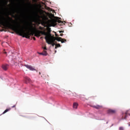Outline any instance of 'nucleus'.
<instances>
[{
  "label": "nucleus",
  "mask_w": 130,
  "mask_h": 130,
  "mask_svg": "<svg viewBox=\"0 0 130 130\" xmlns=\"http://www.w3.org/2000/svg\"><path fill=\"white\" fill-rule=\"evenodd\" d=\"M8 19L3 15H0V24L2 26H8L12 30L25 38H30V35H33V26H21V23L13 20V18L7 17Z\"/></svg>",
  "instance_id": "nucleus-1"
},
{
  "label": "nucleus",
  "mask_w": 130,
  "mask_h": 130,
  "mask_svg": "<svg viewBox=\"0 0 130 130\" xmlns=\"http://www.w3.org/2000/svg\"><path fill=\"white\" fill-rule=\"evenodd\" d=\"M55 40L57 41H60L61 43H64V42H67V40L66 39H62L61 37H54L51 38V36H49V38H48V41H50V42H55L56 43V42H55Z\"/></svg>",
  "instance_id": "nucleus-2"
},
{
  "label": "nucleus",
  "mask_w": 130,
  "mask_h": 130,
  "mask_svg": "<svg viewBox=\"0 0 130 130\" xmlns=\"http://www.w3.org/2000/svg\"><path fill=\"white\" fill-rule=\"evenodd\" d=\"M35 36L36 37H40V34H42V35H45V37H47V39L49 38V35H48V34L45 31H42V30H37L36 31H34Z\"/></svg>",
  "instance_id": "nucleus-3"
},
{
  "label": "nucleus",
  "mask_w": 130,
  "mask_h": 130,
  "mask_svg": "<svg viewBox=\"0 0 130 130\" xmlns=\"http://www.w3.org/2000/svg\"><path fill=\"white\" fill-rule=\"evenodd\" d=\"M51 23L52 25H54V26H56V25H57V23L59 24H60V23H62V21L59 19H52Z\"/></svg>",
  "instance_id": "nucleus-4"
},
{
  "label": "nucleus",
  "mask_w": 130,
  "mask_h": 130,
  "mask_svg": "<svg viewBox=\"0 0 130 130\" xmlns=\"http://www.w3.org/2000/svg\"><path fill=\"white\" fill-rule=\"evenodd\" d=\"M45 39L47 43H48V44H51L52 46H54V45H56L55 42H50V41H48V39H47V37H45Z\"/></svg>",
  "instance_id": "nucleus-5"
},
{
  "label": "nucleus",
  "mask_w": 130,
  "mask_h": 130,
  "mask_svg": "<svg viewBox=\"0 0 130 130\" xmlns=\"http://www.w3.org/2000/svg\"><path fill=\"white\" fill-rule=\"evenodd\" d=\"M107 112L109 114H115V113H116V110L113 109H109Z\"/></svg>",
  "instance_id": "nucleus-6"
},
{
  "label": "nucleus",
  "mask_w": 130,
  "mask_h": 130,
  "mask_svg": "<svg viewBox=\"0 0 130 130\" xmlns=\"http://www.w3.org/2000/svg\"><path fill=\"white\" fill-rule=\"evenodd\" d=\"M91 107H93V108H95V109H101L102 108V106L97 105L96 106H92Z\"/></svg>",
  "instance_id": "nucleus-7"
},
{
  "label": "nucleus",
  "mask_w": 130,
  "mask_h": 130,
  "mask_svg": "<svg viewBox=\"0 0 130 130\" xmlns=\"http://www.w3.org/2000/svg\"><path fill=\"white\" fill-rule=\"evenodd\" d=\"M24 67H25V68H27V69H28V70H30V71H34V68H33V67H32L30 65H24Z\"/></svg>",
  "instance_id": "nucleus-8"
},
{
  "label": "nucleus",
  "mask_w": 130,
  "mask_h": 130,
  "mask_svg": "<svg viewBox=\"0 0 130 130\" xmlns=\"http://www.w3.org/2000/svg\"><path fill=\"white\" fill-rule=\"evenodd\" d=\"M8 67H9L8 64H3L2 65V69H3L4 71H7V70H8Z\"/></svg>",
  "instance_id": "nucleus-9"
},
{
  "label": "nucleus",
  "mask_w": 130,
  "mask_h": 130,
  "mask_svg": "<svg viewBox=\"0 0 130 130\" xmlns=\"http://www.w3.org/2000/svg\"><path fill=\"white\" fill-rule=\"evenodd\" d=\"M47 30H48V32L47 33L48 34V35H49V37L51 36V34H50L51 32V28L49 27L48 28Z\"/></svg>",
  "instance_id": "nucleus-10"
},
{
  "label": "nucleus",
  "mask_w": 130,
  "mask_h": 130,
  "mask_svg": "<svg viewBox=\"0 0 130 130\" xmlns=\"http://www.w3.org/2000/svg\"><path fill=\"white\" fill-rule=\"evenodd\" d=\"M78 106H79V105L77 103H74L73 104V108H75V109H77V108H78Z\"/></svg>",
  "instance_id": "nucleus-11"
},
{
  "label": "nucleus",
  "mask_w": 130,
  "mask_h": 130,
  "mask_svg": "<svg viewBox=\"0 0 130 130\" xmlns=\"http://www.w3.org/2000/svg\"><path fill=\"white\" fill-rule=\"evenodd\" d=\"M40 54H41L42 55L46 56V55H47V52L46 51H45V50H44L43 51V52L40 53Z\"/></svg>",
  "instance_id": "nucleus-12"
},
{
  "label": "nucleus",
  "mask_w": 130,
  "mask_h": 130,
  "mask_svg": "<svg viewBox=\"0 0 130 130\" xmlns=\"http://www.w3.org/2000/svg\"><path fill=\"white\" fill-rule=\"evenodd\" d=\"M11 110V108H9L8 109H7L4 111V112L3 113V114H5V113H7V112L10 111Z\"/></svg>",
  "instance_id": "nucleus-13"
},
{
  "label": "nucleus",
  "mask_w": 130,
  "mask_h": 130,
  "mask_svg": "<svg viewBox=\"0 0 130 130\" xmlns=\"http://www.w3.org/2000/svg\"><path fill=\"white\" fill-rule=\"evenodd\" d=\"M126 115H127V112L125 113L124 115H123V116L122 117V118L123 119H126Z\"/></svg>",
  "instance_id": "nucleus-14"
},
{
  "label": "nucleus",
  "mask_w": 130,
  "mask_h": 130,
  "mask_svg": "<svg viewBox=\"0 0 130 130\" xmlns=\"http://www.w3.org/2000/svg\"><path fill=\"white\" fill-rule=\"evenodd\" d=\"M25 79L26 82H27L28 83H29V82H30V81H31L30 78H29L28 77H25Z\"/></svg>",
  "instance_id": "nucleus-15"
},
{
  "label": "nucleus",
  "mask_w": 130,
  "mask_h": 130,
  "mask_svg": "<svg viewBox=\"0 0 130 130\" xmlns=\"http://www.w3.org/2000/svg\"><path fill=\"white\" fill-rule=\"evenodd\" d=\"M39 13H40V15H41V16L42 15H43V13H44V11H43V10H39Z\"/></svg>",
  "instance_id": "nucleus-16"
},
{
  "label": "nucleus",
  "mask_w": 130,
  "mask_h": 130,
  "mask_svg": "<svg viewBox=\"0 0 130 130\" xmlns=\"http://www.w3.org/2000/svg\"><path fill=\"white\" fill-rule=\"evenodd\" d=\"M57 47H60V44H58L55 45V49H56L57 48Z\"/></svg>",
  "instance_id": "nucleus-17"
},
{
  "label": "nucleus",
  "mask_w": 130,
  "mask_h": 130,
  "mask_svg": "<svg viewBox=\"0 0 130 130\" xmlns=\"http://www.w3.org/2000/svg\"><path fill=\"white\" fill-rule=\"evenodd\" d=\"M39 29H40V30H43V27L40 26Z\"/></svg>",
  "instance_id": "nucleus-18"
},
{
  "label": "nucleus",
  "mask_w": 130,
  "mask_h": 130,
  "mask_svg": "<svg viewBox=\"0 0 130 130\" xmlns=\"http://www.w3.org/2000/svg\"><path fill=\"white\" fill-rule=\"evenodd\" d=\"M36 15L37 17H40V16L38 15V13H37V12L36 13Z\"/></svg>",
  "instance_id": "nucleus-19"
},
{
  "label": "nucleus",
  "mask_w": 130,
  "mask_h": 130,
  "mask_svg": "<svg viewBox=\"0 0 130 130\" xmlns=\"http://www.w3.org/2000/svg\"><path fill=\"white\" fill-rule=\"evenodd\" d=\"M119 130H123V128L122 127H120Z\"/></svg>",
  "instance_id": "nucleus-20"
},
{
  "label": "nucleus",
  "mask_w": 130,
  "mask_h": 130,
  "mask_svg": "<svg viewBox=\"0 0 130 130\" xmlns=\"http://www.w3.org/2000/svg\"><path fill=\"white\" fill-rule=\"evenodd\" d=\"M44 50H46L47 49L46 48V47H45L44 48H43Z\"/></svg>",
  "instance_id": "nucleus-21"
},
{
  "label": "nucleus",
  "mask_w": 130,
  "mask_h": 130,
  "mask_svg": "<svg viewBox=\"0 0 130 130\" xmlns=\"http://www.w3.org/2000/svg\"><path fill=\"white\" fill-rule=\"evenodd\" d=\"M50 16H51V17H54V15L52 14H50Z\"/></svg>",
  "instance_id": "nucleus-22"
},
{
  "label": "nucleus",
  "mask_w": 130,
  "mask_h": 130,
  "mask_svg": "<svg viewBox=\"0 0 130 130\" xmlns=\"http://www.w3.org/2000/svg\"><path fill=\"white\" fill-rule=\"evenodd\" d=\"M5 50H4V51L3 52L5 54H7V52L5 51Z\"/></svg>",
  "instance_id": "nucleus-23"
},
{
  "label": "nucleus",
  "mask_w": 130,
  "mask_h": 130,
  "mask_svg": "<svg viewBox=\"0 0 130 130\" xmlns=\"http://www.w3.org/2000/svg\"><path fill=\"white\" fill-rule=\"evenodd\" d=\"M14 107H16V105H15L12 107V108H14Z\"/></svg>",
  "instance_id": "nucleus-24"
},
{
  "label": "nucleus",
  "mask_w": 130,
  "mask_h": 130,
  "mask_svg": "<svg viewBox=\"0 0 130 130\" xmlns=\"http://www.w3.org/2000/svg\"><path fill=\"white\" fill-rule=\"evenodd\" d=\"M62 32H63V31H62V30L59 31V33H62Z\"/></svg>",
  "instance_id": "nucleus-25"
},
{
  "label": "nucleus",
  "mask_w": 130,
  "mask_h": 130,
  "mask_svg": "<svg viewBox=\"0 0 130 130\" xmlns=\"http://www.w3.org/2000/svg\"><path fill=\"white\" fill-rule=\"evenodd\" d=\"M33 39H34V40H36V38H35V37H34Z\"/></svg>",
  "instance_id": "nucleus-26"
},
{
  "label": "nucleus",
  "mask_w": 130,
  "mask_h": 130,
  "mask_svg": "<svg viewBox=\"0 0 130 130\" xmlns=\"http://www.w3.org/2000/svg\"><path fill=\"white\" fill-rule=\"evenodd\" d=\"M63 35V34H61L60 35V36H62Z\"/></svg>",
  "instance_id": "nucleus-27"
},
{
  "label": "nucleus",
  "mask_w": 130,
  "mask_h": 130,
  "mask_svg": "<svg viewBox=\"0 0 130 130\" xmlns=\"http://www.w3.org/2000/svg\"><path fill=\"white\" fill-rule=\"evenodd\" d=\"M39 74H40H40H41V73H39Z\"/></svg>",
  "instance_id": "nucleus-28"
},
{
  "label": "nucleus",
  "mask_w": 130,
  "mask_h": 130,
  "mask_svg": "<svg viewBox=\"0 0 130 130\" xmlns=\"http://www.w3.org/2000/svg\"><path fill=\"white\" fill-rule=\"evenodd\" d=\"M129 115L130 116V114H129Z\"/></svg>",
  "instance_id": "nucleus-29"
}]
</instances>
